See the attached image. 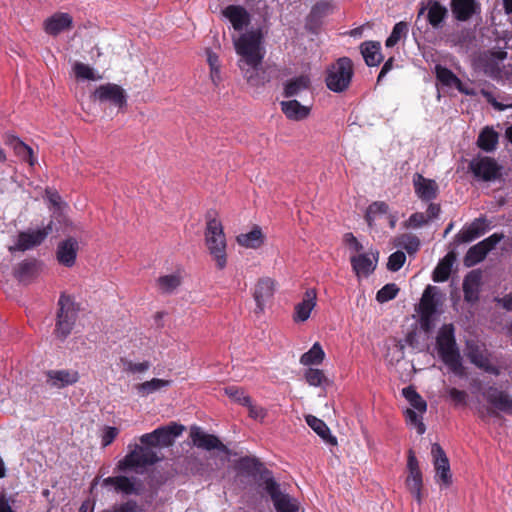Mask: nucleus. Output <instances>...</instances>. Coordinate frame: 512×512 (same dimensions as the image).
Returning <instances> with one entry per match:
<instances>
[{"label": "nucleus", "mask_w": 512, "mask_h": 512, "mask_svg": "<svg viewBox=\"0 0 512 512\" xmlns=\"http://www.w3.org/2000/svg\"><path fill=\"white\" fill-rule=\"evenodd\" d=\"M447 392L456 405H466L468 395L465 391L452 387Z\"/></svg>", "instance_id": "62"}, {"label": "nucleus", "mask_w": 512, "mask_h": 512, "mask_svg": "<svg viewBox=\"0 0 512 512\" xmlns=\"http://www.w3.org/2000/svg\"><path fill=\"white\" fill-rule=\"evenodd\" d=\"M264 489L270 496L277 512H298V500L289 494L283 493L274 478L270 477L264 480Z\"/></svg>", "instance_id": "9"}, {"label": "nucleus", "mask_w": 512, "mask_h": 512, "mask_svg": "<svg viewBox=\"0 0 512 512\" xmlns=\"http://www.w3.org/2000/svg\"><path fill=\"white\" fill-rule=\"evenodd\" d=\"M261 43L262 33L260 30H252L242 34L235 41V50L241 56L239 64L247 66L261 65L264 58Z\"/></svg>", "instance_id": "3"}, {"label": "nucleus", "mask_w": 512, "mask_h": 512, "mask_svg": "<svg viewBox=\"0 0 512 512\" xmlns=\"http://www.w3.org/2000/svg\"><path fill=\"white\" fill-rule=\"evenodd\" d=\"M205 243L216 267L223 270L227 265L226 237L220 220L209 219L205 229Z\"/></svg>", "instance_id": "2"}, {"label": "nucleus", "mask_w": 512, "mask_h": 512, "mask_svg": "<svg viewBox=\"0 0 512 512\" xmlns=\"http://www.w3.org/2000/svg\"><path fill=\"white\" fill-rule=\"evenodd\" d=\"M482 395L491 406L487 409L488 415L498 416L499 412L512 415V396L507 391L495 385H490L483 391Z\"/></svg>", "instance_id": "8"}, {"label": "nucleus", "mask_w": 512, "mask_h": 512, "mask_svg": "<svg viewBox=\"0 0 512 512\" xmlns=\"http://www.w3.org/2000/svg\"><path fill=\"white\" fill-rule=\"evenodd\" d=\"M119 431L116 427L108 426L105 428L104 433L102 435V446H109L115 438L118 436Z\"/></svg>", "instance_id": "63"}, {"label": "nucleus", "mask_w": 512, "mask_h": 512, "mask_svg": "<svg viewBox=\"0 0 512 512\" xmlns=\"http://www.w3.org/2000/svg\"><path fill=\"white\" fill-rule=\"evenodd\" d=\"M78 316V309L71 296L62 293L58 300V311L54 334L60 340H65L72 332Z\"/></svg>", "instance_id": "5"}, {"label": "nucleus", "mask_w": 512, "mask_h": 512, "mask_svg": "<svg viewBox=\"0 0 512 512\" xmlns=\"http://www.w3.org/2000/svg\"><path fill=\"white\" fill-rule=\"evenodd\" d=\"M450 8L454 19L459 22L469 21L481 12V5L477 0H451Z\"/></svg>", "instance_id": "18"}, {"label": "nucleus", "mask_w": 512, "mask_h": 512, "mask_svg": "<svg viewBox=\"0 0 512 512\" xmlns=\"http://www.w3.org/2000/svg\"><path fill=\"white\" fill-rule=\"evenodd\" d=\"M474 40V31L470 28L462 27L447 35L446 42L451 46L467 49Z\"/></svg>", "instance_id": "36"}, {"label": "nucleus", "mask_w": 512, "mask_h": 512, "mask_svg": "<svg viewBox=\"0 0 512 512\" xmlns=\"http://www.w3.org/2000/svg\"><path fill=\"white\" fill-rule=\"evenodd\" d=\"M324 357L325 353L321 345L316 342L313 344L309 351L302 354L300 357V363L304 366L318 365L322 363Z\"/></svg>", "instance_id": "44"}, {"label": "nucleus", "mask_w": 512, "mask_h": 512, "mask_svg": "<svg viewBox=\"0 0 512 512\" xmlns=\"http://www.w3.org/2000/svg\"><path fill=\"white\" fill-rule=\"evenodd\" d=\"M481 94L487 100V102L490 103L496 110L504 111L505 109H507L508 106L498 102L491 92L482 90Z\"/></svg>", "instance_id": "64"}, {"label": "nucleus", "mask_w": 512, "mask_h": 512, "mask_svg": "<svg viewBox=\"0 0 512 512\" xmlns=\"http://www.w3.org/2000/svg\"><path fill=\"white\" fill-rule=\"evenodd\" d=\"M275 293V281L269 277L258 279L253 290V298L256 302L255 314H262L266 304L273 298Z\"/></svg>", "instance_id": "15"}, {"label": "nucleus", "mask_w": 512, "mask_h": 512, "mask_svg": "<svg viewBox=\"0 0 512 512\" xmlns=\"http://www.w3.org/2000/svg\"><path fill=\"white\" fill-rule=\"evenodd\" d=\"M437 291L438 288L435 286L428 285L425 288L419 303V313L436 314L439 305Z\"/></svg>", "instance_id": "34"}, {"label": "nucleus", "mask_w": 512, "mask_h": 512, "mask_svg": "<svg viewBox=\"0 0 512 512\" xmlns=\"http://www.w3.org/2000/svg\"><path fill=\"white\" fill-rule=\"evenodd\" d=\"M413 187L417 197L423 202H430L438 197L439 186L433 179L425 178L416 173L413 176Z\"/></svg>", "instance_id": "17"}, {"label": "nucleus", "mask_w": 512, "mask_h": 512, "mask_svg": "<svg viewBox=\"0 0 512 512\" xmlns=\"http://www.w3.org/2000/svg\"><path fill=\"white\" fill-rule=\"evenodd\" d=\"M6 143L12 146L15 154L23 161L28 162L30 166H33L36 163L32 148L26 145L18 137L9 136Z\"/></svg>", "instance_id": "39"}, {"label": "nucleus", "mask_w": 512, "mask_h": 512, "mask_svg": "<svg viewBox=\"0 0 512 512\" xmlns=\"http://www.w3.org/2000/svg\"><path fill=\"white\" fill-rule=\"evenodd\" d=\"M360 52L367 66L375 67L383 61L381 43L379 41H365L360 45Z\"/></svg>", "instance_id": "29"}, {"label": "nucleus", "mask_w": 512, "mask_h": 512, "mask_svg": "<svg viewBox=\"0 0 512 512\" xmlns=\"http://www.w3.org/2000/svg\"><path fill=\"white\" fill-rule=\"evenodd\" d=\"M311 80L308 75H300L288 80L284 85L283 95L286 98L299 95L302 91L308 90Z\"/></svg>", "instance_id": "37"}, {"label": "nucleus", "mask_w": 512, "mask_h": 512, "mask_svg": "<svg viewBox=\"0 0 512 512\" xmlns=\"http://www.w3.org/2000/svg\"><path fill=\"white\" fill-rule=\"evenodd\" d=\"M431 454L436 472V481L442 483L445 487L450 486L452 484V474L445 451L438 443H434L431 448Z\"/></svg>", "instance_id": "13"}, {"label": "nucleus", "mask_w": 512, "mask_h": 512, "mask_svg": "<svg viewBox=\"0 0 512 512\" xmlns=\"http://www.w3.org/2000/svg\"><path fill=\"white\" fill-rule=\"evenodd\" d=\"M317 303V291L314 288L307 289L301 302L295 305L293 320L294 322H305L309 319L311 311Z\"/></svg>", "instance_id": "20"}, {"label": "nucleus", "mask_w": 512, "mask_h": 512, "mask_svg": "<svg viewBox=\"0 0 512 512\" xmlns=\"http://www.w3.org/2000/svg\"><path fill=\"white\" fill-rule=\"evenodd\" d=\"M184 426L176 422H170L168 425L160 426L155 429V436L159 447H169L175 439L182 434Z\"/></svg>", "instance_id": "24"}, {"label": "nucleus", "mask_w": 512, "mask_h": 512, "mask_svg": "<svg viewBox=\"0 0 512 512\" xmlns=\"http://www.w3.org/2000/svg\"><path fill=\"white\" fill-rule=\"evenodd\" d=\"M449 11L439 0H429L427 23L435 30L441 29L448 18Z\"/></svg>", "instance_id": "26"}, {"label": "nucleus", "mask_w": 512, "mask_h": 512, "mask_svg": "<svg viewBox=\"0 0 512 512\" xmlns=\"http://www.w3.org/2000/svg\"><path fill=\"white\" fill-rule=\"evenodd\" d=\"M157 461V454L153 450L134 444L133 449L118 462L117 467L121 471H126L153 465Z\"/></svg>", "instance_id": "7"}, {"label": "nucleus", "mask_w": 512, "mask_h": 512, "mask_svg": "<svg viewBox=\"0 0 512 512\" xmlns=\"http://www.w3.org/2000/svg\"><path fill=\"white\" fill-rule=\"evenodd\" d=\"M116 491L123 492L127 495L138 494L134 482L126 476H117Z\"/></svg>", "instance_id": "57"}, {"label": "nucleus", "mask_w": 512, "mask_h": 512, "mask_svg": "<svg viewBox=\"0 0 512 512\" xmlns=\"http://www.w3.org/2000/svg\"><path fill=\"white\" fill-rule=\"evenodd\" d=\"M224 393L233 402H235L239 405L251 406V397L241 387H238L235 385L227 386L224 388Z\"/></svg>", "instance_id": "47"}, {"label": "nucleus", "mask_w": 512, "mask_h": 512, "mask_svg": "<svg viewBox=\"0 0 512 512\" xmlns=\"http://www.w3.org/2000/svg\"><path fill=\"white\" fill-rule=\"evenodd\" d=\"M498 139V133L492 127L486 126L478 136L477 145L485 152H492L497 147Z\"/></svg>", "instance_id": "41"}, {"label": "nucleus", "mask_w": 512, "mask_h": 512, "mask_svg": "<svg viewBox=\"0 0 512 512\" xmlns=\"http://www.w3.org/2000/svg\"><path fill=\"white\" fill-rule=\"evenodd\" d=\"M409 31L408 23L400 21L392 29L390 36L386 39L387 48L394 47L402 38H406Z\"/></svg>", "instance_id": "48"}, {"label": "nucleus", "mask_w": 512, "mask_h": 512, "mask_svg": "<svg viewBox=\"0 0 512 512\" xmlns=\"http://www.w3.org/2000/svg\"><path fill=\"white\" fill-rule=\"evenodd\" d=\"M72 17L68 13H56L45 21L44 29L47 34L56 36L71 28Z\"/></svg>", "instance_id": "28"}, {"label": "nucleus", "mask_w": 512, "mask_h": 512, "mask_svg": "<svg viewBox=\"0 0 512 512\" xmlns=\"http://www.w3.org/2000/svg\"><path fill=\"white\" fill-rule=\"evenodd\" d=\"M41 266L37 259H25L14 267L13 275L20 282L30 283L39 275Z\"/></svg>", "instance_id": "19"}, {"label": "nucleus", "mask_w": 512, "mask_h": 512, "mask_svg": "<svg viewBox=\"0 0 512 512\" xmlns=\"http://www.w3.org/2000/svg\"><path fill=\"white\" fill-rule=\"evenodd\" d=\"M473 175L485 182H492L502 177V166L489 156H479L469 163Z\"/></svg>", "instance_id": "11"}, {"label": "nucleus", "mask_w": 512, "mask_h": 512, "mask_svg": "<svg viewBox=\"0 0 512 512\" xmlns=\"http://www.w3.org/2000/svg\"><path fill=\"white\" fill-rule=\"evenodd\" d=\"M78 250V242L74 238H68L59 243L57 247V260L66 267H72L75 264Z\"/></svg>", "instance_id": "25"}, {"label": "nucleus", "mask_w": 512, "mask_h": 512, "mask_svg": "<svg viewBox=\"0 0 512 512\" xmlns=\"http://www.w3.org/2000/svg\"><path fill=\"white\" fill-rule=\"evenodd\" d=\"M354 75V65L349 57H340L326 70L325 84L335 93L346 91Z\"/></svg>", "instance_id": "4"}, {"label": "nucleus", "mask_w": 512, "mask_h": 512, "mask_svg": "<svg viewBox=\"0 0 512 512\" xmlns=\"http://www.w3.org/2000/svg\"><path fill=\"white\" fill-rule=\"evenodd\" d=\"M223 15L231 22L233 28L241 31L250 23V14L248 11L239 5H228L223 10Z\"/></svg>", "instance_id": "27"}, {"label": "nucleus", "mask_w": 512, "mask_h": 512, "mask_svg": "<svg viewBox=\"0 0 512 512\" xmlns=\"http://www.w3.org/2000/svg\"><path fill=\"white\" fill-rule=\"evenodd\" d=\"M407 477L405 479L406 489L414 497L419 505L423 502V475L419 467V462L413 450L408 451L407 458Z\"/></svg>", "instance_id": "10"}, {"label": "nucleus", "mask_w": 512, "mask_h": 512, "mask_svg": "<svg viewBox=\"0 0 512 512\" xmlns=\"http://www.w3.org/2000/svg\"><path fill=\"white\" fill-rule=\"evenodd\" d=\"M304 377L309 385L315 387L322 386L324 383L328 382L324 372L320 369L309 368L306 370Z\"/></svg>", "instance_id": "52"}, {"label": "nucleus", "mask_w": 512, "mask_h": 512, "mask_svg": "<svg viewBox=\"0 0 512 512\" xmlns=\"http://www.w3.org/2000/svg\"><path fill=\"white\" fill-rule=\"evenodd\" d=\"M141 508L135 500H128L126 502L115 504L110 509L103 512H140Z\"/></svg>", "instance_id": "59"}, {"label": "nucleus", "mask_w": 512, "mask_h": 512, "mask_svg": "<svg viewBox=\"0 0 512 512\" xmlns=\"http://www.w3.org/2000/svg\"><path fill=\"white\" fill-rule=\"evenodd\" d=\"M45 384L50 388L63 389L79 381L80 375L74 369L47 370Z\"/></svg>", "instance_id": "16"}, {"label": "nucleus", "mask_w": 512, "mask_h": 512, "mask_svg": "<svg viewBox=\"0 0 512 512\" xmlns=\"http://www.w3.org/2000/svg\"><path fill=\"white\" fill-rule=\"evenodd\" d=\"M121 362L123 364L124 371L130 373H143L147 371L150 367V363L148 361H144L141 363H133L131 360L121 358Z\"/></svg>", "instance_id": "58"}, {"label": "nucleus", "mask_w": 512, "mask_h": 512, "mask_svg": "<svg viewBox=\"0 0 512 512\" xmlns=\"http://www.w3.org/2000/svg\"><path fill=\"white\" fill-rule=\"evenodd\" d=\"M399 292V288L394 283L384 285L376 294V300L380 303L388 302L394 299Z\"/></svg>", "instance_id": "53"}, {"label": "nucleus", "mask_w": 512, "mask_h": 512, "mask_svg": "<svg viewBox=\"0 0 512 512\" xmlns=\"http://www.w3.org/2000/svg\"><path fill=\"white\" fill-rule=\"evenodd\" d=\"M504 238L503 234L494 233L484 240L478 242L483 250L488 254Z\"/></svg>", "instance_id": "60"}, {"label": "nucleus", "mask_w": 512, "mask_h": 512, "mask_svg": "<svg viewBox=\"0 0 512 512\" xmlns=\"http://www.w3.org/2000/svg\"><path fill=\"white\" fill-rule=\"evenodd\" d=\"M52 230L51 224L41 229H28L20 231L13 245L8 247L10 253L25 252L40 246Z\"/></svg>", "instance_id": "6"}, {"label": "nucleus", "mask_w": 512, "mask_h": 512, "mask_svg": "<svg viewBox=\"0 0 512 512\" xmlns=\"http://www.w3.org/2000/svg\"><path fill=\"white\" fill-rule=\"evenodd\" d=\"M406 261V255L403 251H396L392 253L387 262V269L392 272L400 270Z\"/></svg>", "instance_id": "55"}, {"label": "nucleus", "mask_w": 512, "mask_h": 512, "mask_svg": "<svg viewBox=\"0 0 512 512\" xmlns=\"http://www.w3.org/2000/svg\"><path fill=\"white\" fill-rule=\"evenodd\" d=\"M456 260V255L454 252H448L437 264L435 267L432 279L434 282H445L449 279L452 266Z\"/></svg>", "instance_id": "35"}, {"label": "nucleus", "mask_w": 512, "mask_h": 512, "mask_svg": "<svg viewBox=\"0 0 512 512\" xmlns=\"http://www.w3.org/2000/svg\"><path fill=\"white\" fill-rule=\"evenodd\" d=\"M486 256L487 253L477 243L468 249L464 256L463 263L466 267H473L483 261Z\"/></svg>", "instance_id": "49"}, {"label": "nucleus", "mask_w": 512, "mask_h": 512, "mask_svg": "<svg viewBox=\"0 0 512 512\" xmlns=\"http://www.w3.org/2000/svg\"><path fill=\"white\" fill-rule=\"evenodd\" d=\"M470 361L478 368L484 370L487 373L498 376L500 369L490 362V359L479 349H474L469 353Z\"/></svg>", "instance_id": "42"}, {"label": "nucleus", "mask_w": 512, "mask_h": 512, "mask_svg": "<svg viewBox=\"0 0 512 512\" xmlns=\"http://www.w3.org/2000/svg\"><path fill=\"white\" fill-rule=\"evenodd\" d=\"M94 101L99 103H109L119 109L127 105V95L125 90L115 83L102 84L95 89L91 95Z\"/></svg>", "instance_id": "12"}, {"label": "nucleus", "mask_w": 512, "mask_h": 512, "mask_svg": "<svg viewBox=\"0 0 512 512\" xmlns=\"http://www.w3.org/2000/svg\"><path fill=\"white\" fill-rule=\"evenodd\" d=\"M482 274L479 270L470 271L463 280L464 300L474 304L479 300Z\"/></svg>", "instance_id": "21"}, {"label": "nucleus", "mask_w": 512, "mask_h": 512, "mask_svg": "<svg viewBox=\"0 0 512 512\" xmlns=\"http://www.w3.org/2000/svg\"><path fill=\"white\" fill-rule=\"evenodd\" d=\"M393 244L395 247H400L406 250L409 255H413L420 249V239L411 233H404L394 238Z\"/></svg>", "instance_id": "43"}, {"label": "nucleus", "mask_w": 512, "mask_h": 512, "mask_svg": "<svg viewBox=\"0 0 512 512\" xmlns=\"http://www.w3.org/2000/svg\"><path fill=\"white\" fill-rule=\"evenodd\" d=\"M73 70L76 77L80 79L98 80L101 78L100 76L96 77L93 69L82 62H76L73 66Z\"/></svg>", "instance_id": "54"}, {"label": "nucleus", "mask_w": 512, "mask_h": 512, "mask_svg": "<svg viewBox=\"0 0 512 512\" xmlns=\"http://www.w3.org/2000/svg\"><path fill=\"white\" fill-rule=\"evenodd\" d=\"M190 438L193 445L197 448L207 451L219 450L226 454L229 452L228 447L224 445L217 436L204 432L200 427H191Z\"/></svg>", "instance_id": "14"}, {"label": "nucleus", "mask_w": 512, "mask_h": 512, "mask_svg": "<svg viewBox=\"0 0 512 512\" xmlns=\"http://www.w3.org/2000/svg\"><path fill=\"white\" fill-rule=\"evenodd\" d=\"M429 222V218L426 217L425 213L415 212L403 223L404 228L417 229Z\"/></svg>", "instance_id": "56"}, {"label": "nucleus", "mask_w": 512, "mask_h": 512, "mask_svg": "<svg viewBox=\"0 0 512 512\" xmlns=\"http://www.w3.org/2000/svg\"><path fill=\"white\" fill-rule=\"evenodd\" d=\"M305 419H306V423L308 424V426L313 431H315L323 440H325L326 442H328L332 445L337 444L336 437H334L330 434V429L323 420H321L313 415H307L305 417Z\"/></svg>", "instance_id": "40"}, {"label": "nucleus", "mask_w": 512, "mask_h": 512, "mask_svg": "<svg viewBox=\"0 0 512 512\" xmlns=\"http://www.w3.org/2000/svg\"><path fill=\"white\" fill-rule=\"evenodd\" d=\"M488 229L489 224L485 217L476 218L470 225L458 232L456 240L460 243H469L485 234Z\"/></svg>", "instance_id": "22"}, {"label": "nucleus", "mask_w": 512, "mask_h": 512, "mask_svg": "<svg viewBox=\"0 0 512 512\" xmlns=\"http://www.w3.org/2000/svg\"><path fill=\"white\" fill-rule=\"evenodd\" d=\"M180 284L181 278L176 274L164 275L157 280L159 290L166 294L172 293Z\"/></svg>", "instance_id": "50"}, {"label": "nucleus", "mask_w": 512, "mask_h": 512, "mask_svg": "<svg viewBox=\"0 0 512 512\" xmlns=\"http://www.w3.org/2000/svg\"><path fill=\"white\" fill-rule=\"evenodd\" d=\"M436 348L442 362L456 375L462 376L464 368L455 339L453 324H444L436 337Z\"/></svg>", "instance_id": "1"}, {"label": "nucleus", "mask_w": 512, "mask_h": 512, "mask_svg": "<svg viewBox=\"0 0 512 512\" xmlns=\"http://www.w3.org/2000/svg\"><path fill=\"white\" fill-rule=\"evenodd\" d=\"M332 11L330 2L321 0L315 3L307 16V25L311 28H318L322 20Z\"/></svg>", "instance_id": "31"}, {"label": "nucleus", "mask_w": 512, "mask_h": 512, "mask_svg": "<svg viewBox=\"0 0 512 512\" xmlns=\"http://www.w3.org/2000/svg\"><path fill=\"white\" fill-rule=\"evenodd\" d=\"M236 241L242 247L257 249L264 243V235L261 228L255 225L250 232L239 234Z\"/></svg>", "instance_id": "38"}, {"label": "nucleus", "mask_w": 512, "mask_h": 512, "mask_svg": "<svg viewBox=\"0 0 512 512\" xmlns=\"http://www.w3.org/2000/svg\"><path fill=\"white\" fill-rule=\"evenodd\" d=\"M389 210V206L383 201H375L371 203L365 213V221L369 227L373 226L375 217L380 214H386Z\"/></svg>", "instance_id": "51"}, {"label": "nucleus", "mask_w": 512, "mask_h": 512, "mask_svg": "<svg viewBox=\"0 0 512 512\" xmlns=\"http://www.w3.org/2000/svg\"><path fill=\"white\" fill-rule=\"evenodd\" d=\"M280 105L282 112L290 120L300 121L307 118L310 114V108L301 105L297 100L282 101Z\"/></svg>", "instance_id": "32"}, {"label": "nucleus", "mask_w": 512, "mask_h": 512, "mask_svg": "<svg viewBox=\"0 0 512 512\" xmlns=\"http://www.w3.org/2000/svg\"><path fill=\"white\" fill-rule=\"evenodd\" d=\"M171 381L153 378L150 381H145L143 383L136 385V390L141 396H146L152 394L164 387L169 386Z\"/></svg>", "instance_id": "46"}, {"label": "nucleus", "mask_w": 512, "mask_h": 512, "mask_svg": "<svg viewBox=\"0 0 512 512\" xmlns=\"http://www.w3.org/2000/svg\"><path fill=\"white\" fill-rule=\"evenodd\" d=\"M402 395L410 403L413 409L417 410L420 413H424L426 411V401L421 397V395L416 391V389L413 386L403 388Z\"/></svg>", "instance_id": "45"}, {"label": "nucleus", "mask_w": 512, "mask_h": 512, "mask_svg": "<svg viewBox=\"0 0 512 512\" xmlns=\"http://www.w3.org/2000/svg\"><path fill=\"white\" fill-rule=\"evenodd\" d=\"M435 74L437 80L444 86L452 87L455 86L459 92L466 95H473L472 91L464 88L462 81L447 67L442 65L435 66Z\"/></svg>", "instance_id": "30"}, {"label": "nucleus", "mask_w": 512, "mask_h": 512, "mask_svg": "<svg viewBox=\"0 0 512 512\" xmlns=\"http://www.w3.org/2000/svg\"><path fill=\"white\" fill-rule=\"evenodd\" d=\"M406 417L407 419L416 426L417 433L419 435H422L426 431V427L424 423L422 422L421 418L416 413L415 409H407L406 410Z\"/></svg>", "instance_id": "61"}, {"label": "nucleus", "mask_w": 512, "mask_h": 512, "mask_svg": "<svg viewBox=\"0 0 512 512\" xmlns=\"http://www.w3.org/2000/svg\"><path fill=\"white\" fill-rule=\"evenodd\" d=\"M378 255L379 253L376 252L375 254H372V257H370L366 253L352 256L350 262L352 269L356 273V275L368 276L371 273H373L378 262Z\"/></svg>", "instance_id": "23"}, {"label": "nucleus", "mask_w": 512, "mask_h": 512, "mask_svg": "<svg viewBox=\"0 0 512 512\" xmlns=\"http://www.w3.org/2000/svg\"><path fill=\"white\" fill-rule=\"evenodd\" d=\"M239 67L244 73V77L250 86L260 87L269 81V78L261 65L247 66L239 64Z\"/></svg>", "instance_id": "33"}]
</instances>
